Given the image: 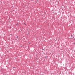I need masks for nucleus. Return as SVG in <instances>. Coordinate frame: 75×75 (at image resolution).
Returning <instances> with one entry per match:
<instances>
[{"label":"nucleus","mask_w":75,"mask_h":75,"mask_svg":"<svg viewBox=\"0 0 75 75\" xmlns=\"http://www.w3.org/2000/svg\"><path fill=\"white\" fill-rule=\"evenodd\" d=\"M16 25H18V23H17V24H16Z\"/></svg>","instance_id":"obj_1"},{"label":"nucleus","mask_w":75,"mask_h":75,"mask_svg":"<svg viewBox=\"0 0 75 75\" xmlns=\"http://www.w3.org/2000/svg\"><path fill=\"white\" fill-rule=\"evenodd\" d=\"M16 37L17 38L18 37V36H16Z\"/></svg>","instance_id":"obj_2"},{"label":"nucleus","mask_w":75,"mask_h":75,"mask_svg":"<svg viewBox=\"0 0 75 75\" xmlns=\"http://www.w3.org/2000/svg\"><path fill=\"white\" fill-rule=\"evenodd\" d=\"M45 58H47V56H46V57H45Z\"/></svg>","instance_id":"obj_3"},{"label":"nucleus","mask_w":75,"mask_h":75,"mask_svg":"<svg viewBox=\"0 0 75 75\" xmlns=\"http://www.w3.org/2000/svg\"><path fill=\"white\" fill-rule=\"evenodd\" d=\"M21 47H22V46H21Z\"/></svg>","instance_id":"obj_4"},{"label":"nucleus","mask_w":75,"mask_h":75,"mask_svg":"<svg viewBox=\"0 0 75 75\" xmlns=\"http://www.w3.org/2000/svg\"><path fill=\"white\" fill-rule=\"evenodd\" d=\"M71 37H72V35H71Z\"/></svg>","instance_id":"obj_5"},{"label":"nucleus","mask_w":75,"mask_h":75,"mask_svg":"<svg viewBox=\"0 0 75 75\" xmlns=\"http://www.w3.org/2000/svg\"><path fill=\"white\" fill-rule=\"evenodd\" d=\"M12 7H13V6Z\"/></svg>","instance_id":"obj_6"},{"label":"nucleus","mask_w":75,"mask_h":75,"mask_svg":"<svg viewBox=\"0 0 75 75\" xmlns=\"http://www.w3.org/2000/svg\"><path fill=\"white\" fill-rule=\"evenodd\" d=\"M74 44H75V43H74Z\"/></svg>","instance_id":"obj_7"},{"label":"nucleus","mask_w":75,"mask_h":75,"mask_svg":"<svg viewBox=\"0 0 75 75\" xmlns=\"http://www.w3.org/2000/svg\"><path fill=\"white\" fill-rule=\"evenodd\" d=\"M24 24H25V23Z\"/></svg>","instance_id":"obj_8"}]
</instances>
